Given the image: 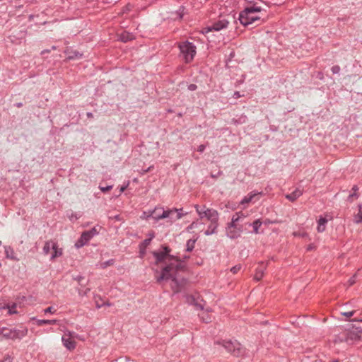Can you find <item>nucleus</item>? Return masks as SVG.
Masks as SVG:
<instances>
[{
    "label": "nucleus",
    "instance_id": "f257e3e1",
    "mask_svg": "<svg viewBox=\"0 0 362 362\" xmlns=\"http://www.w3.org/2000/svg\"><path fill=\"white\" fill-rule=\"evenodd\" d=\"M185 265L180 259H176V264L170 263L165 266L156 279L158 282L170 281V286L175 293L182 290L187 281L183 277L178 276L177 273L182 271Z\"/></svg>",
    "mask_w": 362,
    "mask_h": 362
},
{
    "label": "nucleus",
    "instance_id": "f03ea898",
    "mask_svg": "<svg viewBox=\"0 0 362 362\" xmlns=\"http://www.w3.org/2000/svg\"><path fill=\"white\" fill-rule=\"evenodd\" d=\"M261 11V8L256 5L248 6L244 9L239 16L240 22L243 25L252 24L255 21L259 20V17L256 14Z\"/></svg>",
    "mask_w": 362,
    "mask_h": 362
},
{
    "label": "nucleus",
    "instance_id": "7ed1b4c3",
    "mask_svg": "<svg viewBox=\"0 0 362 362\" xmlns=\"http://www.w3.org/2000/svg\"><path fill=\"white\" fill-rule=\"evenodd\" d=\"M217 344L221 346L227 352L234 356L239 357L245 354L244 347L237 341H223L218 342Z\"/></svg>",
    "mask_w": 362,
    "mask_h": 362
},
{
    "label": "nucleus",
    "instance_id": "20e7f679",
    "mask_svg": "<svg viewBox=\"0 0 362 362\" xmlns=\"http://www.w3.org/2000/svg\"><path fill=\"white\" fill-rule=\"evenodd\" d=\"M28 334V329L23 327L21 329H8L6 327H0V334L6 339H22Z\"/></svg>",
    "mask_w": 362,
    "mask_h": 362
},
{
    "label": "nucleus",
    "instance_id": "39448f33",
    "mask_svg": "<svg viewBox=\"0 0 362 362\" xmlns=\"http://www.w3.org/2000/svg\"><path fill=\"white\" fill-rule=\"evenodd\" d=\"M180 54L186 63L192 62L196 54L195 46L188 41L179 45Z\"/></svg>",
    "mask_w": 362,
    "mask_h": 362
},
{
    "label": "nucleus",
    "instance_id": "423d86ee",
    "mask_svg": "<svg viewBox=\"0 0 362 362\" xmlns=\"http://www.w3.org/2000/svg\"><path fill=\"white\" fill-rule=\"evenodd\" d=\"M170 250L167 246H163L162 250L160 251H155L153 252V256L155 257L156 259V264H158L160 262H165L168 263V264L170 263L176 264V259H179L177 257H174L171 255H170Z\"/></svg>",
    "mask_w": 362,
    "mask_h": 362
},
{
    "label": "nucleus",
    "instance_id": "0eeeda50",
    "mask_svg": "<svg viewBox=\"0 0 362 362\" xmlns=\"http://www.w3.org/2000/svg\"><path fill=\"white\" fill-rule=\"evenodd\" d=\"M194 208L201 218L206 217L209 221L213 223H216L218 219V214L217 211L212 209H206L205 206L202 208L196 204Z\"/></svg>",
    "mask_w": 362,
    "mask_h": 362
},
{
    "label": "nucleus",
    "instance_id": "6e6552de",
    "mask_svg": "<svg viewBox=\"0 0 362 362\" xmlns=\"http://www.w3.org/2000/svg\"><path fill=\"white\" fill-rule=\"evenodd\" d=\"M339 341L352 344L356 341L362 340V329L360 327H353L351 329L346 332L344 338H339Z\"/></svg>",
    "mask_w": 362,
    "mask_h": 362
},
{
    "label": "nucleus",
    "instance_id": "1a4fd4ad",
    "mask_svg": "<svg viewBox=\"0 0 362 362\" xmlns=\"http://www.w3.org/2000/svg\"><path fill=\"white\" fill-rule=\"evenodd\" d=\"M98 234V231L96 228L94 227L90 230H86L82 233L80 238L76 242L75 247L76 248H81L86 245L88 241L95 235Z\"/></svg>",
    "mask_w": 362,
    "mask_h": 362
},
{
    "label": "nucleus",
    "instance_id": "9d476101",
    "mask_svg": "<svg viewBox=\"0 0 362 362\" xmlns=\"http://www.w3.org/2000/svg\"><path fill=\"white\" fill-rule=\"evenodd\" d=\"M186 301L191 305H194L195 307L200 310H206V312H211L212 309L209 307L206 306V302L202 299L196 298L193 296L187 295L186 296Z\"/></svg>",
    "mask_w": 362,
    "mask_h": 362
},
{
    "label": "nucleus",
    "instance_id": "9b49d317",
    "mask_svg": "<svg viewBox=\"0 0 362 362\" xmlns=\"http://www.w3.org/2000/svg\"><path fill=\"white\" fill-rule=\"evenodd\" d=\"M74 333L71 332H66L62 337L63 345L68 350H74L76 348V341L73 339Z\"/></svg>",
    "mask_w": 362,
    "mask_h": 362
},
{
    "label": "nucleus",
    "instance_id": "f8f14e48",
    "mask_svg": "<svg viewBox=\"0 0 362 362\" xmlns=\"http://www.w3.org/2000/svg\"><path fill=\"white\" fill-rule=\"evenodd\" d=\"M158 210H161L162 213L160 214H153V218L158 221L160 219L164 218H170L171 217V215H173L175 212L177 211V209H172L168 210H164L163 208H158Z\"/></svg>",
    "mask_w": 362,
    "mask_h": 362
},
{
    "label": "nucleus",
    "instance_id": "ddd939ff",
    "mask_svg": "<svg viewBox=\"0 0 362 362\" xmlns=\"http://www.w3.org/2000/svg\"><path fill=\"white\" fill-rule=\"evenodd\" d=\"M228 25V21L223 19L221 21H218V22L214 23V25L211 27H208L206 28V33H209L211 30H216L219 31L223 28H226Z\"/></svg>",
    "mask_w": 362,
    "mask_h": 362
},
{
    "label": "nucleus",
    "instance_id": "4468645a",
    "mask_svg": "<svg viewBox=\"0 0 362 362\" xmlns=\"http://www.w3.org/2000/svg\"><path fill=\"white\" fill-rule=\"evenodd\" d=\"M241 218H245V216L242 213H238L233 216L231 222L229 223L228 226L227 228H241L240 226H238V222L240 220Z\"/></svg>",
    "mask_w": 362,
    "mask_h": 362
},
{
    "label": "nucleus",
    "instance_id": "2eb2a0df",
    "mask_svg": "<svg viewBox=\"0 0 362 362\" xmlns=\"http://www.w3.org/2000/svg\"><path fill=\"white\" fill-rule=\"evenodd\" d=\"M267 268V265H264V262H261L259 266L256 269L255 274L254 275V279L259 281L264 276V271Z\"/></svg>",
    "mask_w": 362,
    "mask_h": 362
},
{
    "label": "nucleus",
    "instance_id": "dca6fc26",
    "mask_svg": "<svg viewBox=\"0 0 362 362\" xmlns=\"http://www.w3.org/2000/svg\"><path fill=\"white\" fill-rule=\"evenodd\" d=\"M65 53L66 54V59L68 60L78 59H81L83 56L82 53H80L76 50H73L70 49L66 50Z\"/></svg>",
    "mask_w": 362,
    "mask_h": 362
},
{
    "label": "nucleus",
    "instance_id": "f3484780",
    "mask_svg": "<svg viewBox=\"0 0 362 362\" xmlns=\"http://www.w3.org/2000/svg\"><path fill=\"white\" fill-rule=\"evenodd\" d=\"M241 232H242V228H238V229L237 228H231L230 229V228H226L227 235L231 239L236 238L238 236H240Z\"/></svg>",
    "mask_w": 362,
    "mask_h": 362
},
{
    "label": "nucleus",
    "instance_id": "a211bd4d",
    "mask_svg": "<svg viewBox=\"0 0 362 362\" xmlns=\"http://www.w3.org/2000/svg\"><path fill=\"white\" fill-rule=\"evenodd\" d=\"M260 192H252L245 196L240 202L241 204H248L252 202Z\"/></svg>",
    "mask_w": 362,
    "mask_h": 362
},
{
    "label": "nucleus",
    "instance_id": "6ab92c4d",
    "mask_svg": "<svg viewBox=\"0 0 362 362\" xmlns=\"http://www.w3.org/2000/svg\"><path fill=\"white\" fill-rule=\"evenodd\" d=\"M62 255V249L59 248L56 243H54V247L52 248L50 255V259L53 260L55 258Z\"/></svg>",
    "mask_w": 362,
    "mask_h": 362
},
{
    "label": "nucleus",
    "instance_id": "aec40b11",
    "mask_svg": "<svg viewBox=\"0 0 362 362\" xmlns=\"http://www.w3.org/2000/svg\"><path fill=\"white\" fill-rule=\"evenodd\" d=\"M327 223V220L325 218L320 217L317 221V230L319 233H322L326 229V224Z\"/></svg>",
    "mask_w": 362,
    "mask_h": 362
},
{
    "label": "nucleus",
    "instance_id": "412c9836",
    "mask_svg": "<svg viewBox=\"0 0 362 362\" xmlns=\"http://www.w3.org/2000/svg\"><path fill=\"white\" fill-rule=\"evenodd\" d=\"M302 191L297 189L295 191H293L292 193L286 194V197L291 202H294L296 200L298 197H300L302 195Z\"/></svg>",
    "mask_w": 362,
    "mask_h": 362
},
{
    "label": "nucleus",
    "instance_id": "4be33fe9",
    "mask_svg": "<svg viewBox=\"0 0 362 362\" xmlns=\"http://www.w3.org/2000/svg\"><path fill=\"white\" fill-rule=\"evenodd\" d=\"M54 243L55 242L52 240H49L45 243L43 247V252L45 255H49L51 253L52 248L54 247Z\"/></svg>",
    "mask_w": 362,
    "mask_h": 362
},
{
    "label": "nucleus",
    "instance_id": "5701e85b",
    "mask_svg": "<svg viewBox=\"0 0 362 362\" xmlns=\"http://www.w3.org/2000/svg\"><path fill=\"white\" fill-rule=\"evenodd\" d=\"M5 254L6 258L11 259L13 260H18L16 257L14 255V251L12 247L10 246L5 247Z\"/></svg>",
    "mask_w": 362,
    "mask_h": 362
},
{
    "label": "nucleus",
    "instance_id": "b1692460",
    "mask_svg": "<svg viewBox=\"0 0 362 362\" xmlns=\"http://www.w3.org/2000/svg\"><path fill=\"white\" fill-rule=\"evenodd\" d=\"M158 211V208L156 207L153 210L149 211H144L143 212L142 215L141 216V218L142 219H148L150 217L153 218V214L156 213V211Z\"/></svg>",
    "mask_w": 362,
    "mask_h": 362
},
{
    "label": "nucleus",
    "instance_id": "393cba45",
    "mask_svg": "<svg viewBox=\"0 0 362 362\" xmlns=\"http://www.w3.org/2000/svg\"><path fill=\"white\" fill-rule=\"evenodd\" d=\"M354 222L356 223L362 222V204L358 205V212L354 216Z\"/></svg>",
    "mask_w": 362,
    "mask_h": 362
},
{
    "label": "nucleus",
    "instance_id": "a878e982",
    "mask_svg": "<svg viewBox=\"0 0 362 362\" xmlns=\"http://www.w3.org/2000/svg\"><path fill=\"white\" fill-rule=\"evenodd\" d=\"M37 325H55L57 322V320H37Z\"/></svg>",
    "mask_w": 362,
    "mask_h": 362
},
{
    "label": "nucleus",
    "instance_id": "bb28decb",
    "mask_svg": "<svg viewBox=\"0 0 362 362\" xmlns=\"http://www.w3.org/2000/svg\"><path fill=\"white\" fill-rule=\"evenodd\" d=\"M262 224V222L260 221V219H257L252 224H250L251 226H252L253 232L255 234L259 233V228L261 227Z\"/></svg>",
    "mask_w": 362,
    "mask_h": 362
},
{
    "label": "nucleus",
    "instance_id": "cd10ccee",
    "mask_svg": "<svg viewBox=\"0 0 362 362\" xmlns=\"http://www.w3.org/2000/svg\"><path fill=\"white\" fill-rule=\"evenodd\" d=\"M177 211L175 212L173 215H171V217H170V222H173L175 221L179 220L183 216V214L181 213V211L182 210V209H177Z\"/></svg>",
    "mask_w": 362,
    "mask_h": 362
},
{
    "label": "nucleus",
    "instance_id": "c85d7f7f",
    "mask_svg": "<svg viewBox=\"0 0 362 362\" xmlns=\"http://www.w3.org/2000/svg\"><path fill=\"white\" fill-rule=\"evenodd\" d=\"M216 228H217V222H216V223H211L209 227V229L205 231L204 234L206 235H210L211 234L215 233Z\"/></svg>",
    "mask_w": 362,
    "mask_h": 362
},
{
    "label": "nucleus",
    "instance_id": "c756f323",
    "mask_svg": "<svg viewBox=\"0 0 362 362\" xmlns=\"http://www.w3.org/2000/svg\"><path fill=\"white\" fill-rule=\"evenodd\" d=\"M133 39V35L129 33H122L119 35V40L122 42H127Z\"/></svg>",
    "mask_w": 362,
    "mask_h": 362
},
{
    "label": "nucleus",
    "instance_id": "7c9ffc66",
    "mask_svg": "<svg viewBox=\"0 0 362 362\" xmlns=\"http://www.w3.org/2000/svg\"><path fill=\"white\" fill-rule=\"evenodd\" d=\"M195 243H196V240L190 239V240H187V244H186V247H187L186 250L187 252L192 251V250L194 247Z\"/></svg>",
    "mask_w": 362,
    "mask_h": 362
},
{
    "label": "nucleus",
    "instance_id": "2f4dec72",
    "mask_svg": "<svg viewBox=\"0 0 362 362\" xmlns=\"http://www.w3.org/2000/svg\"><path fill=\"white\" fill-rule=\"evenodd\" d=\"M90 291V289L89 288H86L85 289H83L82 288H77L78 293L81 297L86 296Z\"/></svg>",
    "mask_w": 362,
    "mask_h": 362
},
{
    "label": "nucleus",
    "instance_id": "473e14b6",
    "mask_svg": "<svg viewBox=\"0 0 362 362\" xmlns=\"http://www.w3.org/2000/svg\"><path fill=\"white\" fill-rule=\"evenodd\" d=\"M153 237H154V235L152 234L151 238H149L148 239H145L143 241V243H141V247H144V248L146 247H147L150 244V243H151V240L153 238Z\"/></svg>",
    "mask_w": 362,
    "mask_h": 362
},
{
    "label": "nucleus",
    "instance_id": "72a5a7b5",
    "mask_svg": "<svg viewBox=\"0 0 362 362\" xmlns=\"http://www.w3.org/2000/svg\"><path fill=\"white\" fill-rule=\"evenodd\" d=\"M8 313L11 315L17 313L16 304H13L11 306H8Z\"/></svg>",
    "mask_w": 362,
    "mask_h": 362
},
{
    "label": "nucleus",
    "instance_id": "f704fd0d",
    "mask_svg": "<svg viewBox=\"0 0 362 362\" xmlns=\"http://www.w3.org/2000/svg\"><path fill=\"white\" fill-rule=\"evenodd\" d=\"M241 269V265L240 264H238V265H235L234 267H233L231 269H230V271L231 272H233V274H236L238 273Z\"/></svg>",
    "mask_w": 362,
    "mask_h": 362
},
{
    "label": "nucleus",
    "instance_id": "c9c22d12",
    "mask_svg": "<svg viewBox=\"0 0 362 362\" xmlns=\"http://www.w3.org/2000/svg\"><path fill=\"white\" fill-rule=\"evenodd\" d=\"M340 71V67L337 65L336 66H334L332 67V72L334 74H339Z\"/></svg>",
    "mask_w": 362,
    "mask_h": 362
},
{
    "label": "nucleus",
    "instance_id": "e433bc0d",
    "mask_svg": "<svg viewBox=\"0 0 362 362\" xmlns=\"http://www.w3.org/2000/svg\"><path fill=\"white\" fill-rule=\"evenodd\" d=\"M12 361L13 358L9 355H6L0 362H12Z\"/></svg>",
    "mask_w": 362,
    "mask_h": 362
},
{
    "label": "nucleus",
    "instance_id": "4c0bfd02",
    "mask_svg": "<svg viewBox=\"0 0 362 362\" xmlns=\"http://www.w3.org/2000/svg\"><path fill=\"white\" fill-rule=\"evenodd\" d=\"M354 313L355 312L352 310V311L341 313V315H343L344 316H345L346 317H350L354 315Z\"/></svg>",
    "mask_w": 362,
    "mask_h": 362
},
{
    "label": "nucleus",
    "instance_id": "58836bf2",
    "mask_svg": "<svg viewBox=\"0 0 362 362\" xmlns=\"http://www.w3.org/2000/svg\"><path fill=\"white\" fill-rule=\"evenodd\" d=\"M111 189H112V185H108L107 187H100V189L103 192L109 191Z\"/></svg>",
    "mask_w": 362,
    "mask_h": 362
},
{
    "label": "nucleus",
    "instance_id": "ea45409f",
    "mask_svg": "<svg viewBox=\"0 0 362 362\" xmlns=\"http://www.w3.org/2000/svg\"><path fill=\"white\" fill-rule=\"evenodd\" d=\"M55 311L56 310L53 307H48L44 310L45 313H54Z\"/></svg>",
    "mask_w": 362,
    "mask_h": 362
},
{
    "label": "nucleus",
    "instance_id": "a19ab883",
    "mask_svg": "<svg viewBox=\"0 0 362 362\" xmlns=\"http://www.w3.org/2000/svg\"><path fill=\"white\" fill-rule=\"evenodd\" d=\"M198 225V223L197 222H192L188 227H187V230H192L194 228H195Z\"/></svg>",
    "mask_w": 362,
    "mask_h": 362
},
{
    "label": "nucleus",
    "instance_id": "79ce46f5",
    "mask_svg": "<svg viewBox=\"0 0 362 362\" xmlns=\"http://www.w3.org/2000/svg\"><path fill=\"white\" fill-rule=\"evenodd\" d=\"M75 279L78 282V284H80V286L81 287L83 286L82 281L84 279V278L83 276H78L76 277Z\"/></svg>",
    "mask_w": 362,
    "mask_h": 362
},
{
    "label": "nucleus",
    "instance_id": "37998d69",
    "mask_svg": "<svg viewBox=\"0 0 362 362\" xmlns=\"http://www.w3.org/2000/svg\"><path fill=\"white\" fill-rule=\"evenodd\" d=\"M356 276V274H354V276H352V277L349 280V286H351V285H353V284L355 283V281H356V280H355Z\"/></svg>",
    "mask_w": 362,
    "mask_h": 362
},
{
    "label": "nucleus",
    "instance_id": "c03bdc74",
    "mask_svg": "<svg viewBox=\"0 0 362 362\" xmlns=\"http://www.w3.org/2000/svg\"><path fill=\"white\" fill-rule=\"evenodd\" d=\"M205 148H206L205 145L201 144L198 146L197 150L199 152L202 153L205 150Z\"/></svg>",
    "mask_w": 362,
    "mask_h": 362
},
{
    "label": "nucleus",
    "instance_id": "a18cd8bd",
    "mask_svg": "<svg viewBox=\"0 0 362 362\" xmlns=\"http://www.w3.org/2000/svg\"><path fill=\"white\" fill-rule=\"evenodd\" d=\"M197 86L195 84H190L188 86V89L191 91L195 90L197 89Z\"/></svg>",
    "mask_w": 362,
    "mask_h": 362
},
{
    "label": "nucleus",
    "instance_id": "49530a36",
    "mask_svg": "<svg viewBox=\"0 0 362 362\" xmlns=\"http://www.w3.org/2000/svg\"><path fill=\"white\" fill-rule=\"evenodd\" d=\"M128 185H129V183H127V184L126 185H124V186L121 187V188H120V189H119V192H120V194H121V193H122V192H123L127 189V187H128Z\"/></svg>",
    "mask_w": 362,
    "mask_h": 362
},
{
    "label": "nucleus",
    "instance_id": "de8ad7c7",
    "mask_svg": "<svg viewBox=\"0 0 362 362\" xmlns=\"http://www.w3.org/2000/svg\"><path fill=\"white\" fill-rule=\"evenodd\" d=\"M103 305H107V306H110L111 305V303H108V302H106V303H104L103 305H100L98 304H97V308H100L101 306Z\"/></svg>",
    "mask_w": 362,
    "mask_h": 362
},
{
    "label": "nucleus",
    "instance_id": "09e8293b",
    "mask_svg": "<svg viewBox=\"0 0 362 362\" xmlns=\"http://www.w3.org/2000/svg\"><path fill=\"white\" fill-rule=\"evenodd\" d=\"M240 96H241V95H240V93H239V92H238V91L235 92V93H234V94H233V98H240Z\"/></svg>",
    "mask_w": 362,
    "mask_h": 362
},
{
    "label": "nucleus",
    "instance_id": "8fccbe9b",
    "mask_svg": "<svg viewBox=\"0 0 362 362\" xmlns=\"http://www.w3.org/2000/svg\"><path fill=\"white\" fill-rule=\"evenodd\" d=\"M151 167H149L148 168H147L146 170H143L140 172V174L141 175H144L146 173L148 172L150 170Z\"/></svg>",
    "mask_w": 362,
    "mask_h": 362
},
{
    "label": "nucleus",
    "instance_id": "3c124183",
    "mask_svg": "<svg viewBox=\"0 0 362 362\" xmlns=\"http://www.w3.org/2000/svg\"><path fill=\"white\" fill-rule=\"evenodd\" d=\"M275 223V221H270L269 219L265 220L264 222V223L266 224V225L270 224V223Z\"/></svg>",
    "mask_w": 362,
    "mask_h": 362
},
{
    "label": "nucleus",
    "instance_id": "603ef678",
    "mask_svg": "<svg viewBox=\"0 0 362 362\" xmlns=\"http://www.w3.org/2000/svg\"><path fill=\"white\" fill-rule=\"evenodd\" d=\"M119 362H135L132 360H129V359H127V358H125L124 360H121Z\"/></svg>",
    "mask_w": 362,
    "mask_h": 362
},
{
    "label": "nucleus",
    "instance_id": "864d4df0",
    "mask_svg": "<svg viewBox=\"0 0 362 362\" xmlns=\"http://www.w3.org/2000/svg\"><path fill=\"white\" fill-rule=\"evenodd\" d=\"M109 262H104L103 264H102V267L103 268H105L106 267L107 265H109Z\"/></svg>",
    "mask_w": 362,
    "mask_h": 362
},
{
    "label": "nucleus",
    "instance_id": "5fc2aeb1",
    "mask_svg": "<svg viewBox=\"0 0 362 362\" xmlns=\"http://www.w3.org/2000/svg\"><path fill=\"white\" fill-rule=\"evenodd\" d=\"M293 235L295 236H297V235H299V236H305V234L303 233V234H300V233H293Z\"/></svg>",
    "mask_w": 362,
    "mask_h": 362
},
{
    "label": "nucleus",
    "instance_id": "6e6d98bb",
    "mask_svg": "<svg viewBox=\"0 0 362 362\" xmlns=\"http://www.w3.org/2000/svg\"><path fill=\"white\" fill-rule=\"evenodd\" d=\"M114 218L117 221H121V218L119 215L115 216Z\"/></svg>",
    "mask_w": 362,
    "mask_h": 362
},
{
    "label": "nucleus",
    "instance_id": "4d7b16f0",
    "mask_svg": "<svg viewBox=\"0 0 362 362\" xmlns=\"http://www.w3.org/2000/svg\"><path fill=\"white\" fill-rule=\"evenodd\" d=\"M354 196H356V197H357L356 193H354V194H350V195H349V199H351L353 197H354Z\"/></svg>",
    "mask_w": 362,
    "mask_h": 362
},
{
    "label": "nucleus",
    "instance_id": "13d9d810",
    "mask_svg": "<svg viewBox=\"0 0 362 362\" xmlns=\"http://www.w3.org/2000/svg\"><path fill=\"white\" fill-rule=\"evenodd\" d=\"M352 189L354 191V192H356L358 190V187L356 185H354L352 188Z\"/></svg>",
    "mask_w": 362,
    "mask_h": 362
},
{
    "label": "nucleus",
    "instance_id": "bf43d9fd",
    "mask_svg": "<svg viewBox=\"0 0 362 362\" xmlns=\"http://www.w3.org/2000/svg\"><path fill=\"white\" fill-rule=\"evenodd\" d=\"M311 362H323V361L320 359H315V360L312 361Z\"/></svg>",
    "mask_w": 362,
    "mask_h": 362
},
{
    "label": "nucleus",
    "instance_id": "052dcab7",
    "mask_svg": "<svg viewBox=\"0 0 362 362\" xmlns=\"http://www.w3.org/2000/svg\"><path fill=\"white\" fill-rule=\"evenodd\" d=\"M144 249H145L144 247V249H141V255H144V254L145 253Z\"/></svg>",
    "mask_w": 362,
    "mask_h": 362
},
{
    "label": "nucleus",
    "instance_id": "680f3d73",
    "mask_svg": "<svg viewBox=\"0 0 362 362\" xmlns=\"http://www.w3.org/2000/svg\"><path fill=\"white\" fill-rule=\"evenodd\" d=\"M313 248V245H310L308 247V250H312Z\"/></svg>",
    "mask_w": 362,
    "mask_h": 362
},
{
    "label": "nucleus",
    "instance_id": "e2e57ef3",
    "mask_svg": "<svg viewBox=\"0 0 362 362\" xmlns=\"http://www.w3.org/2000/svg\"><path fill=\"white\" fill-rule=\"evenodd\" d=\"M87 116H88V117H93V115H92V113L88 112V113L87 114Z\"/></svg>",
    "mask_w": 362,
    "mask_h": 362
},
{
    "label": "nucleus",
    "instance_id": "0e129e2a",
    "mask_svg": "<svg viewBox=\"0 0 362 362\" xmlns=\"http://www.w3.org/2000/svg\"><path fill=\"white\" fill-rule=\"evenodd\" d=\"M21 106H22V103H18V104H17V107H21Z\"/></svg>",
    "mask_w": 362,
    "mask_h": 362
},
{
    "label": "nucleus",
    "instance_id": "69168bd1",
    "mask_svg": "<svg viewBox=\"0 0 362 362\" xmlns=\"http://www.w3.org/2000/svg\"><path fill=\"white\" fill-rule=\"evenodd\" d=\"M204 321L205 322H209V321H210V319H206V320H204Z\"/></svg>",
    "mask_w": 362,
    "mask_h": 362
},
{
    "label": "nucleus",
    "instance_id": "338daca9",
    "mask_svg": "<svg viewBox=\"0 0 362 362\" xmlns=\"http://www.w3.org/2000/svg\"><path fill=\"white\" fill-rule=\"evenodd\" d=\"M331 362H339V360H333Z\"/></svg>",
    "mask_w": 362,
    "mask_h": 362
},
{
    "label": "nucleus",
    "instance_id": "774afa93",
    "mask_svg": "<svg viewBox=\"0 0 362 362\" xmlns=\"http://www.w3.org/2000/svg\"><path fill=\"white\" fill-rule=\"evenodd\" d=\"M1 245V241H0V246Z\"/></svg>",
    "mask_w": 362,
    "mask_h": 362
}]
</instances>
